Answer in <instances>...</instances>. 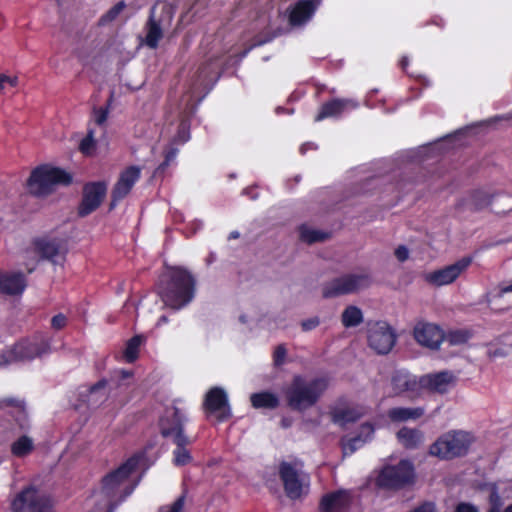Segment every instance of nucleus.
<instances>
[{
    "label": "nucleus",
    "mask_w": 512,
    "mask_h": 512,
    "mask_svg": "<svg viewBox=\"0 0 512 512\" xmlns=\"http://www.w3.org/2000/svg\"><path fill=\"white\" fill-rule=\"evenodd\" d=\"M186 421V415L180 408L176 406L167 408L160 419L161 434L172 438L173 442L184 443L186 435L183 432V425Z\"/></svg>",
    "instance_id": "f8f14e48"
},
{
    "label": "nucleus",
    "mask_w": 512,
    "mask_h": 512,
    "mask_svg": "<svg viewBox=\"0 0 512 512\" xmlns=\"http://www.w3.org/2000/svg\"><path fill=\"white\" fill-rule=\"evenodd\" d=\"M16 361L9 355V351L3 352L0 354V367H3L11 362Z\"/></svg>",
    "instance_id": "5fc2aeb1"
},
{
    "label": "nucleus",
    "mask_w": 512,
    "mask_h": 512,
    "mask_svg": "<svg viewBox=\"0 0 512 512\" xmlns=\"http://www.w3.org/2000/svg\"><path fill=\"white\" fill-rule=\"evenodd\" d=\"M33 441L28 436H21L11 446V452L16 457H24L33 450Z\"/></svg>",
    "instance_id": "473e14b6"
},
{
    "label": "nucleus",
    "mask_w": 512,
    "mask_h": 512,
    "mask_svg": "<svg viewBox=\"0 0 512 512\" xmlns=\"http://www.w3.org/2000/svg\"><path fill=\"white\" fill-rule=\"evenodd\" d=\"M27 286L26 277L22 272L0 271V293L10 296L21 295Z\"/></svg>",
    "instance_id": "4be33fe9"
},
{
    "label": "nucleus",
    "mask_w": 512,
    "mask_h": 512,
    "mask_svg": "<svg viewBox=\"0 0 512 512\" xmlns=\"http://www.w3.org/2000/svg\"><path fill=\"white\" fill-rule=\"evenodd\" d=\"M106 385H107L106 380L98 381L95 385L90 387V389H89L90 395H94V394L98 393L100 390L105 389Z\"/></svg>",
    "instance_id": "864d4df0"
},
{
    "label": "nucleus",
    "mask_w": 512,
    "mask_h": 512,
    "mask_svg": "<svg viewBox=\"0 0 512 512\" xmlns=\"http://www.w3.org/2000/svg\"><path fill=\"white\" fill-rule=\"evenodd\" d=\"M278 472L287 497L295 500L308 492L310 478L300 462L283 461L279 464Z\"/></svg>",
    "instance_id": "423d86ee"
},
{
    "label": "nucleus",
    "mask_w": 512,
    "mask_h": 512,
    "mask_svg": "<svg viewBox=\"0 0 512 512\" xmlns=\"http://www.w3.org/2000/svg\"><path fill=\"white\" fill-rule=\"evenodd\" d=\"M53 324V327L57 330L59 329H62L65 325V322H60V321H57V322H52Z\"/></svg>",
    "instance_id": "e2e57ef3"
},
{
    "label": "nucleus",
    "mask_w": 512,
    "mask_h": 512,
    "mask_svg": "<svg viewBox=\"0 0 512 512\" xmlns=\"http://www.w3.org/2000/svg\"><path fill=\"white\" fill-rule=\"evenodd\" d=\"M191 442L192 441L187 436L185 437L184 443L179 444V442H174L177 445V448L173 451V462L175 465L183 466L192 460L190 452L186 449V446L191 444Z\"/></svg>",
    "instance_id": "2f4dec72"
},
{
    "label": "nucleus",
    "mask_w": 512,
    "mask_h": 512,
    "mask_svg": "<svg viewBox=\"0 0 512 512\" xmlns=\"http://www.w3.org/2000/svg\"><path fill=\"white\" fill-rule=\"evenodd\" d=\"M411 512H436V508H435L434 503L425 502V503L421 504L420 506H418L417 508H415Z\"/></svg>",
    "instance_id": "3c124183"
},
{
    "label": "nucleus",
    "mask_w": 512,
    "mask_h": 512,
    "mask_svg": "<svg viewBox=\"0 0 512 512\" xmlns=\"http://www.w3.org/2000/svg\"><path fill=\"white\" fill-rule=\"evenodd\" d=\"M309 149H316V146L313 143H304L300 146L299 151L304 155Z\"/></svg>",
    "instance_id": "4d7b16f0"
},
{
    "label": "nucleus",
    "mask_w": 512,
    "mask_h": 512,
    "mask_svg": "<svg viewBox=\"0 0 512 512\" xmlns=\"http://www.w3.org/2000/svg\"><path fill=\"white\" fill-rule=\"evenodd\" d=\"M196 283L195 276L187 268L166 266L159 275L156 289L166 306L180 310L194 299Z\"/></svg>",
    "instance_id": "f03ea898"
},
{
    "label": "nucleus",
    "mask_w": 512,
    "mask_h": 512,
    "mask_svg": "<svg viewBox=\"0 0 512 512\" xmlns=\"http://www.w3.org/2000/svg\"><path fill=\"white\" fill-rule=\"evenodd\" d=\"M358 103L351 99L333 98L323 103L319 112L314 117L315 122H320L326 118H337L344 112L356 109Z\"/></svg>",
    "instance_id": "412c9836"
},
{
    "label": "nucleus",
    "mask_w": 512,
    "mask_h": 512,
    "mask_svg": "<svg viewBox=\"0 0 512 512\" xmlns=\"http://www.w3.org/2000/svg\"><path fill=\"white\" fill-rule=\"evenodd\" d=\"M408 65H409V59H408V57H407V56H403V57L401 58V60L399 61V66L401 67V69H402L404 72H406Z\"/></svg>",
    "instance_id": "13d9d810"
},
{
    "label": "nucleus",
    "mask_w": 512,
    "mask_h": 512,
    "mask_svg": "<svg viewBox=\"0 0 512 512\" xmlns=\"http://www.w3.org/2000/svg\"><path fill=\"white\" fill-rule=\"evenodd\" d=\"M35 253L42 260H48L53 264L58 263V258H64L65 250L62 240L48 236L37 237L32 241Z\"/></svg>",
    "instance_id": "f3484780"
},
{
    "label": "nucleus",
    "mask_w": 512,
    "mask_h": 512,
    "mask_svg": "<svg viewBox=\"0 0 512 512\" xmlns=\"http://www.w3.org/2000/svg\"><path fill=\"white\" fill-rule=\"evenodd\" d=\"M250 50H251V47H249V48H247V49L243 50V51L239 54V57H240L241 59H242V58H244V57H246V56L248 55V53L250 52Z\"/></svg>",
    "instance_id": "69168bd1"
},
{
    "label": "nucleus",
    "mask_w": 512,
    "mask_h": 512,
    "mask_svg": "<svg viewBox=\"0 0 512 512\" xmlns=\"http://www.w3.org/2000/svg\"><path fill=\"white\" fill-rule=\"evenodd\" d=\"M161 22V19L157 20L155 18V6H153L150 10V15L146 23L147 33L145 37V43L151 49H156L163 37Z\"/></svg>",
    "instance_id": "b1692460"
},
{
    "label": "nucleus",
    "mask_w": 512,
    "mask_h": 512,
    "mask_svg": "<svg viewBox=\"0 0 512 512\" xmlns=\"http://www.w3.org/2000/svg\"><path fill=\"white\" fill-rule=\"evenodd\" d=\"M473 335V331L468 328L452 329L445 334V340H447L451 346H458L466 344Z\"/></svg>",
    "instance_id": "c756f323"
},
{
    "label": "nucleus",
    "mask_w": 512,
    "mask_h": 512,
    "mask_svg": "<svg viewBox=\"0 0 512 512\" xmlns=\"http://www.w3.org/2000/svg\"><path fill=\"white\" fill-rule=\"evenodd\" d=\"M72 181V175L64 169L41 165L32 170L26 186L30 194L46 196L53 191L55 185L68 186Z\"/></svg>",
    "instance_id": "20e7f679"
},
{
    "label": "nucleus",
    "mask_w": 512,
    "mask_h": 512,
    "mask_svg": "<svg viewBox=\"0 0 512 512\" xmlns=\"http://www.w3.org/2000/svg\"><path fill=\"white\" fill-rule=\"evenodd\" d=\"M431 22H432L433 24H435V25L439 26L440 28H443V27H444V25H445V23H444L443 19H442V18H440V17H435V18H433Z\"/></svg>",
    "instance_id": "052dcab7"
},
{
    "label": "nucleus",
    "mask_w": 512,
    "mask_h": 512,
    "mask_svg": "<svg viewBox=\"0 0 512 512\" xmlns=\"http://www.w3.org/2000/svg\"><path fill=\"white\" fill-rule=\"evenodd\" d=\"M203 410L207 419L224 422L232 416L228 395L221 387L211 388L205 395Z\"/></svg>",
    "instance_id": "1a4fd4ad"
},
{
    "label": "nucleus",
    "mask_w": 512,
    "mask_h": 512,
    "mask_svg": "<svg viewBox=\"0 0 512 512\" xmlns=\"http://www.w3.org/2000/svg\"><path fill=\"white\" fill-rule=\"evenodd\" d=\"M163 13L167 16L168 20H171L172 18V8L169 5H164L162 7Z\"/></svg>",
    "instance_id": "bf43d9fd"
},
{
    "label": "nucleus",
    "mask_w": 512,
    "mask_h": 512,
    "mask_svg": "<svg viewBox=\"0 0 512 512\" xmlns=\"http://www.w3.org/2000/svg\"><path fill=\"white\" fill-rule=\"evenodd\" d=\"M487 356H488L489 359L493 360V359H495L497 357L505 356V353H504V351L502 349H498V348H496V349H489L487 351Z\"/></svg>",
    "instance_id": "6e6d98bb"
},
{
    "label": "nucleus",
    "mask_w": 512,
    "mask_h": 512,
    "mask_svg": "<svg viewBox=\"0 0 512 512\" xmlns=\"http://www.w3.org/2000/svg\"><path fill=\"white\" fill-rule=\"evenodd\" d=\"M414 338L421 346L438 350L445 340V332L434 322H418L414 328Z\"/></svg>",
    "instance_id": "dca6fc26"
},
{
    "label": "nucleus",
    "mask_w": 512,
    "mask_h": 512,
    "mask_svg": "<svg viewBox=\"0 0 512 512\" xmlns=\"http://www.w3.org/2000/svg\"><path fill=\"white\" fill-rule=\"evenodd\" d=\"M322 0H299L288 8V22L292 27L305 25L315 14Z\"/></svg>",
    "instance_id": "a211bd4d"
},
{
    "label": "nucleus",
    "mask_w": 512,
    "mask_h": 512,
    "mask_svg": "<svg viewBox=\"0 0 512 512\" xmlns=\"http://www.w3.org/2000/svg\"><path fill=\"white\" fill-rule=\"evenodd\" d=\"M473 441L470 433L449 431L443 434L430 447V454L441 459H452L465 455Z\"/></svg>",
    "instance_id": "39448f33"
},
{
    "label": "nucleus",
    "mask_w": 512,
    "mask_h": 512,
    "mask_svg": "<svg viewBox=\"0 0 512 512\" xmlns=\"http://www.w3.org/2000/svg\"><path fill=\"white\" fill-rule=\"evenodd\" d=\"M365 411L360 407L341 409L333 414V421L341 426L354 422L364 415Z\"/></svg>",
    "instance_id": "bb28decb"
},
{
    "label": "nucleus",
    "mask_w": 512,
    "mask_h": 512,
    "mask_svg": "<svg viewBox=\"0 0 512 512\" xmlns=\"http://www.w3.org/2000/svg\"><path fill=\"white\" fill-rule=\"evenodd\" d=\"M473 262L471 256H464L453 264L431 271L424 275V280L435 287L452 284L465 272Z\"/></svg>",
    "instance_id": "9b49d317"
},
{
    "label": "nucleus",
    "mask_w": 512,
    "mask_h": 512,
    "mask_svg": "<svg viewBox=\"0 0 512 512\" xmlns=\"http://www.w3.org/2000/svg\"><path fill=\"white\" fill-rule=\"evenodd\" d=\"M369 346L379 354H387L396 342L395 331L388 322H370Z\"/></svg>",
    "instance_id": "ddd939ff"
},
{
    "label": "nucleus",
    "mask_w": 512,
    "mask_h": 512,
    "mask_svg": "<svg viewBox=\"0 0 512 512\" xmlns=\"http://www.w3.org/2000/svg\"><path fill=\"white\" fill-rule=\"evenodd\" d=\"M140 176L141 169L135 165L127 167L120 173L111 192L110 210L114 209L130 193Z\"/></svg>",
    "instance_id": "2eb2a0df"
},
{
    "label": "nucleus",
    "mask_w": 512,
    "mask_h": 512,
    "mask_svg": "<svg viewBox=\"0 0 512 512\" xmlns=\"http://www.w3.org/2000/svg\"><path fill=\"white\" fill-rule=\"evenodd\" d=\"M48 350L49 344L44 340H22L15 344L13 349L9 350V355L16 361H24L41 357Z\"/></svg>",
    "instance_id": "6ab92c4d"
},
{
    "label": "nucleus",
    "mask_w": 512,
    "mask_h": 512,
    "mask_svg": "<svg viewBox=\"0 0 512 512\" xmlns=\"http://www.w3.org/2000/svg\"><path fill=\"white\" fill-rule=\"evenodd\" d=\"M414 384V379L407 373L397 372L392 377V385L397 393L410 390Z\"/></svg>",
    "instance_id": "72a5a7b5"
},
{
    "label": "nucleus",
    "mask_w": 512,
    "mask_h": 512,
    "mask_svg": "<svg viewBox=\"0 0 512 512\" xmlns=\"http://www.w3.org/2000/svg\"><path fill=\"white\" fill-rule=\"evenodd\" d=\"M327 387L326 378L307 380L302 376H295L285 390L287 405L293 410H306L319 401Z\"/></svg>",
    "instance_id": "7ed1b4c3"
},
{
    "label": "nucleus",
    "mask_w": 512,
    "mask_h": 512,
    "mask_svg": "<svg viewBox=\"0 0 512 512\" xmlns=\"http://www.w3.org/2000/svg\"><path fill=\"white\" fill-rule=\"evenodd\" d=\"M503 512H512V504L508 505Z\"/></svg>",
    "instance_id": "774afa93"
},
{
    "label": "nucleus",
    "mask_w": 512,
    "mask_h": 512,
    "mask_svg": "<svg viewBox=\"0 0 512 512\" xmlns=\"http://www.w3.org/2000/svg\"><path fill=\"white\" fill-rule=\"evenodd\" d=\"M107 193V184L104 181L88 182L83 187L82 200L78 206V215L86 217L97 210Z\"/></svg>",
    "instance_id": "4468645a"
},
{
    "label": "nucleus",
    "mask_w": 512,
    "mask_h": 512,
    "mask_svg": "<svg viewBox=\"0 0 512 512\" xmlns=\"http://www.w3.org/2000/svg\"><path fill=\"white\" fill-rule=\"evenodd\" d=\"M365 444V439H362V435H357L355 437H352L346 441H343L342 449L344 455H351L353 454L357 449H359L361 446Z\"/></svg>",
    "instance_id": "4c0bfd02"
},
{
    "label": "nucleus",
    "mask_w": 512,
    "mask_h": 512,
    "mask_svg": "<svg viewBox=\"0 0 512 512\" xmlns=\"http://www.w3.org/2000/svg\"><path fill=\"white\" fill-rule=\"evenodd\" d=\"M141 459L140 455H134L103 477L101 486L87 500V506H95L91 512H114L116 507L132 493L133 488L124 487V485Z\"/></svg>",
    "instance_id": "f257e3e1"
},
{
    "label": "nucleus",
    "mask_w": 512,
    "mask_h": 512,
    "mask_svg": "<svg viewBox=\"0 0 512 512\" xmlns=\"http://www.w3.org/2000/svg\"><path fill=\"white\" fill-rule=\"evenodd\" d=\"M111 100H112V95L110 96V99L108 100L107 105L105 107L94 108V110H93L94 121L97 125L101 126L106 122V120L108 118V114H109Z\"/></svg>",
    "instance_id": "ea45409f"
},
{
    "label": "nucleus",
    "mask_w": 512,
    "mask_h": 512,
    "mask_svg": "<svg viewBox=\"0 0 512 512\" xmlns=\"http://www.w3.org/2000/svg\"><path fill=\"white\" fill-rule=\"evenodd\" d=\"M184 505L185 496L181 495L173 503L161 506L158 512H183Z\"/></svg>",
    "instance_id": "a19ab883"
},
{
    "label": "nucleus",
    "mask_w": 512,
    "mask_h": 512,
    "mask_svg": "<svg viewBox=\"0 0 512 512\" xmlns=\"http://www.w3.org/2000/svg\"><path fill=\"white\" fill-rule=\"evenodd\" d=\"M251 405L255 409H276L280 400L279 397L269 391H262L258 393H253L250 396Z\"/></svg>",
    "instance_id": "393cba45"
},
{
    "label": "nucleus",
    "mask_w": 512,
    "mask_h": 512,
    "mask_svg": "<svg viewBox=\"0 0 512 512\" xmlns=\"http://www.w3.org/2000/svg\"><path fill=\"white\" fill-rule=\"evenodd\" d=\"M455 512H479V510L471 503L461 502L456 506Z\"/></svg>",
    "instance_id": "8fccbe9b"
},
{
    "label": "nucleus",
    "mask_w": 512,
    "mask_h": 512,
    "mask_svg": "<svg viewBox=\"0 0 512 512\" xmlns=\"http://www.w3.org/2000/svg\"><path fill=\"white\" fill-rule=\"evenodd\" d=\"M492 202V198L486 192L481 190H475L471 194V205L474 210H481L489 206Z\"/></svg>",
    "instance_id": "c9c22d12"
},
{
    "label": "nucleus",
    "mask_w": 512,
    "mask_h": 512,
    "mask_svg": "<svg viewBox=\"0 0 512 512\" xmlns=\"http://www.w3.org/2000/svg\"><path fill=\"white\" fill-rule=\"evenodd\" d=\"M286 354L287 350L284 345L277 346L273 354L274 364L276 366L282 365L285 361Z\"/></svg>",
    "instance_id": "37998d69"
},
{
    "label": "nucleus",
    "mask_w": 512,
    "mask_h": 512,
    "mask_svg": "<svg viewBox=\"0 0 512 512\" xmlns=\"http://www.w3.org/2000/svg\"><path fill=\"white\" fill-rule=\"evenodd\" d=\"M298 323V329L302 332H308L313 329H315L319 322H297Z\"/></svg>",
    "instance_id": "603ef678"
},
{
    "label": "nucleus",
    "mask_w": 512,
    "mask_h": 512,
    "mask_svg": "<svg viewBox=\"0 0 512 512\" xmlns=\"http://www.w3.org/2000/svg\"><path fill=\"white\" fill-rule=\"evenodd\" d=\"M178 150L174 147H170L164 151V160L161 162L158 167L155 169L154 175H159L165 172L167 167L170 165L172 161L175 160L177 156Z\"/></svg>",
    "instance_id": "58836bf2"
},
{
    "label": "nucleus",
    "mask_w": 512,
    "mask_h": 512,
    "mask_svg": "<svg viewBox=\"0 0 512 512\" xmlns=\"http://www.w3.org/2000/svg\"><path fill=\"white\" fill-rule=\"evenodd\" d=\"M11 509L13 512H53L50 497L32 486L15 496Z\"/></svg>",
    "instance_id": "6e6552de"
},
{
    "label": "nucleus",
    "mask_w": 512,
    "mask_h": 512,
    "mask_svg": "<svg viewBox=\"0 0 512 512\" xmlns=\"http://www.w3.org/2000/svg\"><path fill=\"white\" fill-rule=\"evenodd\" d=\"M96 150L94 132L89 130L87 135L80 141L79 151L85 156H92Z\"/></svg>",
    "instance_id": "e433bc0d"
},
{
    "label": "nucleus",
    "mask_w": 512,
    "mask_h": 512,
    "mask_svg": "<svg viewBox=\"0 0 512 512\" xmlns=\"http://www.w3.org/2000/svg\"><path fill=\"white\" fill-rule=\"evenodd\" d=\"M399 441L406 448H415L417 447L423 439V435L419 430L410 429V428H402L397 433Z\"/></svg>",
    "instance_id": "cd10ccee"
},
{
    "label": "nucleus",
    "mask_w": 512,
    "mask_h": 512,
    "mask_svg": "<svg viewBox=\"0 0 512 512\" xmlns=\"http://www.w3.org/2000/svg\"><path fill=\"white\" fill-rule=\"evenodd\" d=\"M371 283L372 280L368 274H347L326 283L323 286L322 295L324 298H332L350 294L368 288Z\"/></svg>",
    "instance_id": "0eeeda50"
},
{
    "label": "nucleus",
    "mask_w": 512,
    "mask_h": 512,
    "mask_svg": "<svg viewBox=\"0 0 512 512\" xmlns=\"http://www.w3.org/2000/svg\"><path fill=\"white\" fill-rule=\"evenodd\" d=\"M424 415V409L421 407L406 408L396 407L388 411V417L394 422H403L407 420H416Z\"/></svg>",
    "instance_id": "a878e982"
},
{
    "label": "nucleus",
    "mask_w": 512,
    "mask_h": 512,
    "mask_svg": "<svg viewBox=\"0 0 512 512\" xmlns=\"http://www.w3.org/2000/svg\"><path fill=\"white\" fill-rule=\"evenodd\" d=\"M144 341L145 337L143 335H136L128 340L124 350V358L126 362L132 363L138 358L139 348Z\"/></svg>",
    "instance_id": "7c9ffc66"
},
{
    "label": "nucleus",
    "mask_w": 512,
    "mask_h": 512,
    "mask_svg": "<svg viewBox=\"0 0 512 512\" xmlns=\"http://www.w3.org/2000/svg\"><path fill=\"white\" fill-rule=\"evenodd\" d=\"M414 468L408 460H401L395 466H386L380 472L377 483L384 488H400L412 482Z\"/></svg>",
    "instance_id": "9d476101"
},
{
    "label": "nucleus",
    "mask_w": 512,
    "mask_h": 512,
    "mask_svg": "<svg viewBox=\"0 0 512 512\" xmlns=\"http://www.w3.org/2000/svg\"><path fill=\"white\" fill-rule=\"evenodd\" d=\"M299 235L301 241L307 244H313L329 239L331 234L321 230L310 229L308 226L303 224L299 227Z\"/></svg>",
    "instance_id": "c85d7f7f"
},
{
    "label": "nucleus",
    "mask_w": 512,
    "mask_h": 512,
    "mask_svg": "<svg viewBox=\"0 0 512 512\" xmlns=\"http://www.w3.org/2000/svg\"><path fill=\"white\" fill-rule=\"evenodd\" d=\"M125 1H119L114 6H112L106 13H104L98 20L99 26H106L109 23L116 20V18L120 15V13L126 8Z\"/></svg>",
    "instance_id": "f704fd0d"
},
{
    "label": "nucleus",
    "mask_w": 512,
    "mask_h": 512,
    "mask_svg": "<svg viewBox=\"0 0 512 512\" xmlns=\"http://www.w3.org/2000/svg\"><path fill=\"white\" fill-rule=\"evenodd\" d=\"M341 320H363L362 311L357 306L350 305L343 311Z\"/></svg>",
    "instance_id": "79ce46f5"
},
{
    "label": "nucleus",
    "mask_w": 512,
    "mask_h": 512,
    "mask_svg": "<svg viewBox=\"0 0 512 512\" xmlns=\"http://www.w3.org/2000/svg\"><path fill=\"white\" fill-rule=\"evenodd\" d=\"M374 433V427L370 423H365L360 428V433L358 435H362V439H365V443L371 439Z\"/></svg>",
    "instance_id": "a18cd8bd"
},
{
    "label": "nucleus",
    "mask_w": 512,
    "mask_h": 512,
    "mask_svg": "<svg viewBox=\"0 0 512 512\" xmlns=\"http://www.w3.org/2000/svg\"><path fill=\"white\" fill-rule=\"evenodd\" d=\"M2 402L5 406L15 407V408H18L19 411L24 412L25 404L21 400H18L15 398H6Z\"/></svg>",
    "instance_id": "de8ad7c7"
},
{
    "label": "nucleus",
    "mask_w": 512,
    "mask_h": 512,
    "mask_svg": "<svg viewBox=\"0 0 512 512\" xmlns=\"http://www.w3.org/2000/svg\"><path fill=\"white\" fill-rule=\"evenodd\" d=\"M420 384L432 392L444 394L456 384V376L448 370L430 373L420 378Z\"/></svg>",
    "instance_id": "aec40b11"
},
{
    "label": "nucleus",
    "mask_w": 512,
    "mask_h": 512,
    "mask_svg": "<svg viewBox=\"0 0 512 512\" xmlns=\"http://www.w3.org/2000/svg\"><path fill=\"white\" fill-rule=\"evenodd\" d=\"M351 498L347 491L339 490L323 496L320 503L321 512H347Z\"/></svg>",
    "instance_id": "5701e85b"
},
{
    "label": "nucleus",
    "mask_w": 512,
    "mask_h": 512,
    "mask_svg": "<svg viewBox=\"0 0 512 512\" xmlns=\"http://www.w3.org/2000/svg\"><path fill=\"white\" fill-rule=\"evenodd\" d=\"M489 502L491 505L489 509L497 508V512H501L502 501L496 490L491 492Z\"/></svg>",
    "instance_id": "c03bdc74"
},
{
    "label": "nucleus",
    "mask_w": 512,
    "mask_h": 512,
    "mask_svg": "<svg viewBox=\"0 0 512 512\" xmlns=\"http://www.w3.org/2000/svg\"><path fill=\"white\" fill-rule=\"evenodd\" d=\"M239 236H240L239 232H237V231H233V232H231V233H230V235H229V239H236V238H238Z\"/></svg>",
    "instance_id": "338daca9"
},
{
    "label": "nucleus",
    "mask_w": 512,
    "mask_h": 512,
    "mask_svg": "<svg viewBox=\"0 0 512 512\" xmlns=\"http://www.w3.org/2000/svg\"><path fill=\"white\" fill-rule=\"evenodd\" d=\"M395 256L400 262H404L409 257V250L406 246L400 245L395 249Z\"/></svg>",
    "instance_id": "09e8293b"
},
{
    "label": "nucleus",
    "mask_w": 512,
    "mask_h": 512,
    "mask_svg": "<svg viewBox=\"0 0 512 512\" xmlns=\"http://www.w3.org/2000/svg\"><path fill=\"white\" fill-rule=\"evenodd\" d=\"M18 83L17 77H10L5 74H0V90H3L6 85L15 87Z\"/></svg>",
    "instance_id": "49530a36"
},
{
    "label": "nucleus",
    "mask_w": 512,
    "mask_h": 512,
    "mask_svg": "<svg viewBox=\"0 0 512 512\" xmlns=\"http://www.w3.org/2000/svg\"><path fill=\"white\" fill-rule=\"evenodd\" d=\"M501 291H502L503 293L512 292V282H511L509 285H507V286L503 287V288L501 289Z\"/></svg>",
    "instance_id": "0e129e2a"
},
{
    "label": "nucleus",
    "mask_w": 512,
    "mask_h": 512,
    "mask_svg": "<svg viewBox=\"0 0 512 512\" xmlns=\"http://www.w3.org/2000/svg\"><path fill=\"white\" fill-rule=\"evenodd\" d=\"M50 320H54V321L66 320V316L62 313H58V314H55L54 316H52V318Z\"/></svg>",
    "instance_id": "680f3d73"
}]
</instances>
